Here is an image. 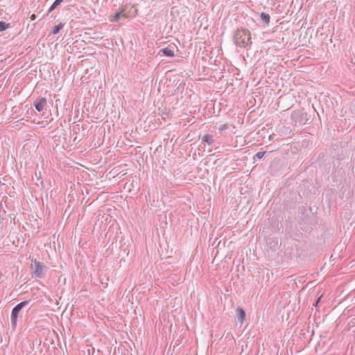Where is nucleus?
I'll return each instance as SVG.
<instances>
[{"mask_svg": "<svg viewBox=\"0 0 355 355\" xmlns=\"http://www.w3.org/2000/svg\"><path fill=\"white\" fill-rule=\"evenodd\" d=\"M121 17L126 19L128 17L127 15L124 13L123 12H120L116 13L113 16V19H111L112 21H119Z\"/></svg>", "mask_w": 355, "mask_h": 355, "instance_id": "obj_8", "label": "nucleus"}, {"mask_svg": "<svg viewBox=\"0 0 355 355\" xmlns=\"http://www.w3.org/2000/svg\"><path fill=\"white\" fill-rule=\"evenodd\" d=\"M40 184H41L42 187H43V180H40Z\"/></svg>", "mask_w": 355, "mask_h": 355, "instance_id": "obj_18", "label": "nucleus"}, {"mask_svg": "<svg viewBox=\"0 0 355 355\" xmlns=\"http://www.w3.org/2000/svg\"><path fill=\"white\" fill-rule=\"evenodd\" d=\"M233 39L236 46L240 48H246L252 44L250 32L245 28H238Z\"/></svg>", "mask_w": 355, "mask_h": 355, "instance_id": "obj_1", "label": "nucleus"}, {"mask_svg": "<svg viewBox=\"0 0 355 355\" xmlns=\"http://www.w3.org/2000/svg\"><path fill=\"white\" fill-rule=\"evenodd\" d=\"M10 27V24L5 21H0V32L3 31Z\"/></svg>", "mask_w": 355, "mask_h": 355, "instance_id": "obj_12", "label": "nucleus"}, {"mask_svg": "<svg viewBox=\"0 0 355 355\" xmlns=\"http://www.w3.org/2000/svg\"><path fill=\"white\" fill-rule=\"evenodd\" d=\"M30 302L29 300L23 301L17 304L12 310L10 315V322L13 329H15L17 323L18 314L22 308L26 306Z\"/></svg>", "mask_w": 355, "mask_h": 355, "instance_id": "obj_2", "label": "nucleus"}, {"mask_svg": "<svg viewBox=\"0 0 355 355\" xmlns=\"http://www.w3.org/2000/svg\"><path fill=\"white\" fill-rule=\"evenodd\" d=\"M320 298H321V297H320L317 300V301L313 304V305H314V306H317V304H318V303L319 302V301H320Z\"/></svg>", "mask_w": 355, "mask_h": 355, "instance_id": "obj_16", "label": "nucleus"}, {"mask_svg": "<svg viewBox=\"0 0 355 355\" xmlns=\"http://www.w3.org/2000/svg\"><path fill=\"white\" fill-rule=\"evenodd\" d=\"M214 140L213 137L210 135H205L202 138V142H205L208 144L209 145H211L214 143Z\"/></svg>", "mask_w": 355, "mask_h": 355, "instance_id": "obj_7", "label": "nucleus"}, {"mask_svg": "<svg viewBox=\"0 0 355 355\" xmlns=\"http://www.w3.org/2000/svg\"><path fill=\"white\" fill-rule=\"evenodd\" d=\"M236 311H237V320L241 324H242L243 322V321L245 320V311L241 308H239V309H237Z\"/></svg>", "mask_w": 355, "mask_h": 355, "instance_id": "obj_6", "label": "nucleus"}, {"mask_svg": "<svg viewBox=\"0 0 355 355\" xmlns=\"http://www.w3.org/2000/svg\"><path fill=\"white\" fill-rule=\"evenodd\" d=\"M62 1H63V0H55L53 2V3L51 5V6L50 7V8L49 10V13L52 12L54 9H55V8L57 6H58Z\"/></svg>", "mask_w": 355, "mask_h": 355, "instance_id": "obj_10", "label": "nucleus"}, {"mask_svg": "<svg viewBox=\"0 0 355 355\" xmlns=\"http://www.w3.org/2000/svg\"><path fill=\"white\" fill-rule=\"evenodd\" d=\"M35 19V15H32V16H31V19H32V20H34Z\"/></svg>", "mask_w": 355, "mask_h": 355, "instance_id": "obj_17", "label": "nucleus"}, {"mask_svg": "<svg viewBox=\"0 0 355 355\" xmlns=\"http://www.w3.org/2000/svg\"><path fill=\"white\" fill-rule=\"evenodd\" d=\"M276 137V135L272 134L269 136V140H273Z\"/></svg>", "mask_w": 355, "mask_h": 355, "instance_id": "obj_15", "label": "nucleus"}, {"mask_svg": "<svg viewBox=\"0 0 355 355\" xmlns=\"http://www.w3.org/2000/svg\"><path fill=\"white\" fill-rule=\"evenodd\" d=\"M260 17L263 21H264L266 24H268L270 23V17L269 14L266 12H261Z\"/></svg>", "mask_w": 355, "mask_h": 355, "instance_id": "obj_9", "label": "nucleus"}, {"mask_svg": "<svg viewBox=\"0 0 355 355\" xmlns=\"http://www.w3.org/2000/svg\"><path fill=\"white\" fill-rule=\"evenodd\" d=\"M46 103V99L44 97L40 96L33 102V105L38 112H41L44 110Z\"/></svg>", "mask_w": 355, "mask_h": 355, "instance_id": "obj_4", "label": "nucleus"}, {"mask_svg": "<svg viewBox=\"0 0 355 355\" xmlns=\"http://www.w3.org/2000/svg\"><path fill=\"white\" fill-rule=\"evenodd\" d=\"M266 152H263V151H259L258 152L254 157V159H260L261 158L263 157L264 155H265Z\"/></svg>", "mask_w": 355, "mask_h": 355, "instance_id": "obj_13", "label": "nucleus"}, {"mask_svg": "<svg viewBox=\"0 0 355 355\" xmlns=\"http://www.w3.org/2000/svg\"><path fill=\"white\" fill-rule=\"evenodd\" d=\"M175 49L177 48L174 44H170L167 47L161 49L159 52L162 53L165 56L172 58L174 56V50Z\"/></svg>", "mask_w": 355, "mask_h": 355, "instance_id": "obj_5", "label": "nucleus"}, {"mask_svg": "<svg viewBox=\"0 0 355 355\" xmlns=\"http://www.w3.org/2000/svg\"><path fill=\"white\" fill-rule=\"evenodd\" d=\"M46 266L44 263L37 261L35 260L34 263L31 265V269L33 270V277L35 279H41L44 277V270Z\"/></svg>", "mask_w": 355, "mask_h": 355, "instance_id": "obj_3", "label": "nucleus"}, {"mask_svg": "<svg viewBox=\"0 0 355 355\" xmlns=\"http://www.w3.org/2000/svg\"><path fill=\"white\" fill-rule=\"evenodd\" d=\"M227 128V124H223L221 125V127L219 128V130H225Z\"/></svg>", "mask_w": 355, "mask_h": 355, "instance_id": "obj_14", "label": "nucleus"}, {"mask_svg": "<svg viewBox=\"0 0 355 355\" xmlns=\"http://www.w3.org/2000/svg\"><path fill=\"white\" fill-rule=\"evenodd\" d=\"M63 27V24L60 23L58 25L55 26L52 30V33L55 35L59 33L60 30Z\"/></svg>", "mask_w": 355, "mask_h": 355, "instance_id": "obj_11", "label": "nucleus"}]
</instances>
